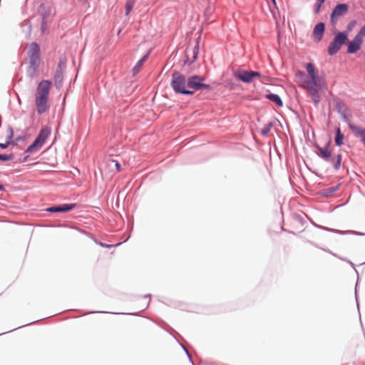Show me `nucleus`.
Masks as SVG:
<instances>
[{
	"mask_svg": "<svg viewBox=\"0 0 365 365\" xmlns=\"http://www.w3.org/2000/svg\"><path fill=\"white\" fill-rule=\"evenodd\" d=\"M307 73L299 71L297 73L296 78L299 86L306 91L315 92V88L322 87V81L318 75L317 71L312 63L306 66Z\"/></svg>",
	"mask_w": 365,
	"mask_h": 365,
	"instance_id": "nucleus-1",
	"label": "nucleus"
},
{
	"mask_svg": "<svg viewBox=\"0 0 365 365\" xmlns=\"http://www.w3.org/2000/svg\"><path fill=\"white\" fill-rule=\"evenodd\" d=\"M51 86V81L43 80L37 86L35 96V105L38 114L45 113L49 108L48 96Z\"/></svg>",
	"mask_w": 365,
	"mask_h": 365,
	"instance_id": "nucleus-2",
	"label": "nucleus"
},
{
	"mask_svg": "<svg viewBox=\"0 0 365 365\" xmlns=\"http://www.w3.org/2000/svg\"><path fill=\"white\" fill-rule=\"evenodd\" d=\"M187 80L182 74L175 71L172 75L171 86L173 90L179 93L192 95L194 91L186 90Z\"/></svg>",
	"mask_w": 365,
	"mask_h": 365,
	"instance_id": "nucleus-3",
	"label": "nucleus"
},
{
	"mask_svg": "<svg viewBox=\"0 0 365 365\" xmlns=\"http://www.w3.org/2000/svg\"><path fill=\"white\" fill-rule=\"evenodd\" d=\"M50 135V129L44 128L41 129L37 138L35 139L34 143L28 147L26 152L29 153H34L38 150L46 142V139Z\"/></svg>",
	"mask_w": 365,
	"mask_h": 365,
	"instance_id": "nucleus-4",
	"label": "nucleus"
},
{
	"mask_svg": "<svg viewBox=\"0 0 365 365\" xmlns=\"http://www.w3.org/2000/svg\"><path fill=\"white\" fill-rule=\"evenodd\" d=\"M28 58L30 66L36 69L41 61L40 47L37 43L33 42L30 44L28 50Z\"/></svg>",
	"mask_w": 365,
	"mask_h": 365,
	"instance_id": "nucleus-5",
	"label": "nucleus"
},
{
	"mask_svg": "<svg viewBox=\"0 0 365 365\" xmlns=\"http://www.w3.org/2000/svg\"><path fill=\"white\" fill-rule=\"evenodd\" d=\"M205 78L201 76H192L187 80V86L189 88H192L195 91L199 90H210L211 86L208 84L204 83Z\"/></svg>",
	"mask_w": 365,
	"mask_h": 365,
	"instance_id": "nucleus-6",
	"label": "nucleus"
},
{
	"mask_svg": "<svg viewBox=\"0 0 365 365\" xmlns=\"http://www.w3.org/2000/svg\"><path fill=\"white\" fill-rule=\"evenodd\" d=\"M235 78L244 82L251 83L255 78L261 76V73L257 71H245V70H237L234 73Z\"/></svg>",
	"mask_w": 365,
	"mask_h": 365,
	"instance_id": "nucleus-7",
	"label": "nucleus"
},
{
	"mask_svg": "<svg viewBox=\"0 0 365 365\" xmlns=\"http://www.w3.org/2000/svg\"><path fill=\"white\" fill-rule=\"evenodd\" d=\"M342 19V4H338L334 11L331 13V21L330 24L331 26V31L335 33L337 29L338 26L340 24V22Z\"/></svg>",
	"mask_w": 365,
	"mask_h": 365,
	"instance_id": "nucleus-8",
	"label": "nucleus"
},
{
	"mask_svg": "<svg viewBox=\"0 0 365 365\" xmlns=\"http://www.w3.org/2000/svg\"><path fill=\"white\" fill-rule=\"evenodd\" d=\"M342 46V32H339L334 40L330 43L328 48V53L333 56L336 54Z\"/></svg>",
	"mask_w": 365,
	"mask_h": 365,
	"instance_id": "nucleus-9",
	"label": "nucleus"
},
{
	"mask_svg": "<svg viewBox=\"0 0 365 365\" xmlns=\"http://www.w3.org/2000/svg\"><path fill=\"white\" fill-rule=\"evenodd\" d=\"M362 43H363V40H361L356 37H354V38L352 41L348 42V43H347L348 47H347L346 52L348 53H356V51H358L360 49Z\"/></svg>",
	"mask_w": 365,
	"mask_h": 365,
	"instance_id": "nucleus-10",
	"label": "nucleus"
},
{
	"mask_svg": "<svg viewBox=\"0 0 365 365\" xmlns=\"http://www.w3.org/2000/svg\"><path fill=\"white\" fill-rule=\"evenodd\" d=\"M324 24L319 23L317 24L313 31L314 39L316 42H319L323 36V34L324 31Z\"/></svg>",
	"mask_w": 365,
	"mask_h": 365,
	"instance_id": "nucleus-11",
	"label": "nucleus"
},
{
	"mask_svg": "<svg viewBox=\"0 0 365 365\" xmlns=\"http://www.w3.org/2000/svg\"><path fill=\"white\" fill-rule=\"evenodd\" d=\"M75 207L74 204H64L59 206H53L47 208L46 210L50 212H65L71 210Z\"/></svg>",
	"mask_w": 365,
	"mask_h": 365,
	"instance_id": "nucleus-12",
	"label": "nucleus"
},
{
	"mask_svg": "<svg viewBox=\"0 0 365 365\" xmlns=\"http://www.w3.org/2000/svg\"><path fill=\"white\" fill-rule=\"evenodd\" d=\"M199 53V43L197 41L195 46L192 48L190 53H187V61H190V63H193L197 58Z\"/></svg>",
	"mask_w": 365,
	"mask_h": 365,
	"instance_id": "nucleus-13",
	"label": "nucleus"
},
{
	"mask_svg": "<svg viewBox=\"0 0 365 365\" xmlns=\"http://www.w3.org/2000/svg\"><path fill=\"white\" fill-rule=\"evenodd\" d=\"M349 127L351 129L352 132L355 134V135L361 138V141L365 145V129H363L356 125H353L351 124H349Z\"/></svg>",
	"mask_w": 365,
	"mask_h": 365,
	"instance_id": "nucleus-14",
	"label": "nucleus"
},
{
	"mask_svg": "<svg viewBox=\"0 0 365 365\" xmlns=\"http://www.w3.org/2000/svg\"><path fill=\"white\" fill-rule=\"evenodd\" d=\"M266 98L275 103L277 106L280 107L283 106L282 101L281 100L280 97L277 94H267L266 95Z\"/></svg>",
	"mask_w": 365,
	"mask_h": 365,
	"instance_id": "nucleus-15",
	"label": "nucleus"
},
{
	"mask_svg": "<svg viewBox=\"0 0 365 365\" xmlns=\"http://www.w3.org/2000/svg\"><path fill=\"white\" fill-rule=\"evenodd\" d=\"M59 68L56 71L55 74L54 81L57 87L61 86V83L63 81V73L62 71L60 69V65L58 66Z\"/></svg>",
	"mask_w": 365,
	"mask_h": 365,
	"instance_id": "nucleus-16",
	"label": "nucleus"
},
{
	"mask_svg": "<svg viewBox=\"0 0 365 365\" xmlns=\"http://www.w3.org/2000/svg\"><path fill=\"white\" fill-rule=\"evenodd\" d=\"M148 56H149V53L145 54L140 60L138 61V62L134 66V68L133 69L134 74L137 73L140 70L141 66L145 63V61L147 60Z\"/></svg>",
	"mask_w": 365,
	"mask_h": 365,
	"instance_id": "nucleus-17",
	"label": "nucleus"
},
{
	"mask_svg": "<svg viewBox=\"0 0 365 365\" xmlns=\"http://www.w3.org/2000/svg\"><path fill=\"white\" fill-rule=\"evenodd\" d=\"M321 88H315V92L312 91H307L309 93L312 100L314 102L315 104H317L319 101V96L318 92Z\"/></svg>",
	"mask_w": 365,
	"mask_h": 365,
	"instance_id": "nucleus-18",
	"label": "nucleus"
},
{
	"mask_svg": "<svg viewBox=\"0 0 365 365\" xmlns=\"http://www.w3.org/2000/svg\"><path fill=\"white\" fill-rule=\"evenodd\" d=\"M339 187H340V184H338L337 185H336L334 187L327 188L323 191L322 195L324 196H327V197L332 196L334 195V193L336 190H339Z\"/></svg>",
	"mask_w": 365,
	"mask_h": 365,
	"instance_id": "nucleus-19",
	"label": "nucleus"
},
{
	"mask_svg": "<svg viewBox=\"0 0 365 365\" xmlns=\"http://www.w3.org/2000/svg\"><path fill=\"white\" fill-rule=\"evenodd\" d=\"M108 166L111 168L113 165L115 167V172H119L120 170V163L114 160H109L107 163Z\"/></svg>",
	"mask_w": 365,
	"mask_h": 365,
	"instance_id": "nucleus-20",
	"label": "nucleus"
},
{
	"mask_svg": "<svg viewBox=\"0 0 365 365\" xmlns=\"http://www.w3.org/2000/svg\"><path fill=\"white\" fill-rule=\"evenodd\" d=\"M134 6V1L132 0H128L125 4V15L128 16L131 10L133 9Z\"/></svg>",
	"mask_w": 365,
	"mask_h": 365,
	"instance_id": "nucleus-21",
	"label": "nucleus"
},
{
	"mask_svg": "<svg viewBox=\"0 0 365 365\" xmlns=\"http://www.w3.org/2000/svg\"><path fill=\"white\" fill-rule=\"evenodd\" d=\"M7 134H8V137H9V140L6 143H0V147L2 148H7L8 144L9 143V140L12 138V135H13V130H12V128H9L7 130Z\"/></svg>",
	"mask_w": 365,
	"mask_h": 365,
	"instance_id": "nucleus-22",
	"label": "nucleus"
},
{
	"mask_svg": "<svg viewBox=\"0 0 365 365\" xmlns=\"http://www.w3.org/2000/svg\"><path fill=\"white\" fill-rule=\"evenodd\" d=\"M319 152L320 155L325 159H328L331 155L330 152L325 148H320Z\"/></svg>",
	"mask_w": 365,
	"mask_h": 365,
	"instance_id": "nucleus-23",
	"label": "nucleus"
},
{
	"mask_svg": "<svg viewBox=\"0 0 365 365\" xmlns=\"http://www.w3.org/2000/svg\"><path fill=\"white\" fill-rule=\"evenodd\" d=\"M355 7L354 1L353 0H346V3L344 4V14L348 10L349 7Z\"/></svg>",
	"mask_w": 365,
	"mask_h": 365,
	"instance_id": "nucleus-24",
	"label": "nucleus"
},
{
	"mask_svg": "<svg viewBox=\"0 0 365 365\" xmlns=\"http://www.w3.org/2000/svg\"><path fill=\"white\" fill-rule=\"evenodd\" d=\"M336 143L338 145L342 144V136L341 135V130L339 128H337L336 137Z\"/></svg>",
	"mask_w": 365,
	"mask_h": 365,
	"instance_id": "nucleus-25",
	"label": "nucleus"
},
{
	"mask_svg": "<svg viewBox=\"0 0 365 365\" xmlns=\"http://www.w3.org/2000/svg\"><path fill=\"white\" fill-rule=\"evenodd\" d=\"M325 0H317L316 4H314V11L316 14L319 13L320 11L321 6L324 2Z\"/></svg>",
	"mask_w": 365,
	"mask_h": 365,
	"instance_id": "nucleus-26",
	"label": "nucleus"
},
{
	"mask_svg": "<svg viewBox=\"0 0 365 365\" xmlns=\"http://www.w3.org/2000/svg\"><path fill=\"white\" fill-rule=\"evenodd\" d=\"M365 36V25L360 29L357 35L355 36L359 39L363 40V38Z\"/></svg>",
	"mask_w": 365,
	"mask_h": 365,
	"instance_id": "nucleus-27",
	"label": "nucleus"
},
{
	"mask_svg": "<svg viewBox=\"0 0 365 365\" xmlns=\"http://www.w3.org/2000/svg\"><path fill=\"white\" fill-rule=\"evenodd\" d=\"M356 20H353L351 21L348 25H347V27H346V30L348 32L352 31L354 27L356 26Z\"/></svg>",
	"mask_w": 365,
	"mask_h": 365,
	"instance_id": "nucleus-28",
	"label": "nucleus"
},
{
	"mask_svg": "<svg viewBox=\"0 0 365 365\" xmlns=\"http://www.w3.org/2000/svg\"><path fill=\"white\" fill-rule=\"evenodd\" d=\"M12 155H1L0 154V160L3 161H8L12 160Z\"/></svg>",
	"mask_w": 365,
	"mask_h": 365,
	"instance_id": "nucleus-29",
	"label": "nucleus"
},
{
	"mask_svg": "<svg viewBox=\"0 0 365 365\" xmlns=\"http://www.w3.org/2000/svg\"><path fill=\"white\" fill-rule=\"evenodd\" d=\"M41 29L42 31L44 33L46 30V17L43 16L42 23H41Z\"/></svg>",
	"mask_w": 365,
	"mask_h": 365,
	"instance_id": "nucleus-30",
	"label": "nucleus"
},
{
	"mask_svg": "<svg viewBox=\"0 0 365 365\" xmlns=\"http://www.w3.org/2000/svg\"><path fill=\"white\" fill-rule=\"evenodd\" d=\"M340 161H341V155H338V159H337L336 163L335 164V168L336 170H339L340 168Z\"/></svg>",
	"mask_w": 365,
	"mask_h": 365,
	"instance_id": "nucleus-31",
	"label": "nucleus"
},
{
	"mask_svg": "<svg viewBox=\"0 0 365 365\" xmlns=\"http://www.w3.org/2000/svg\"><path fill=\"white\" fill-rule=\"evenodd\" d=\"M270 130V126L264 128L262 130V134L266 135Z\"/></svg>",
	"mask_w": 365,
	"mask_h": 365,
	"instance_id": "nucleus-32",
	"label": "nucleus"
},
{
	"mask_svg": "<svg viewBox=\"0 0 365 365\" xmlns=\"http://www.w3.org/2000/svg\"><path fill=\"white\" fill-rule=\"evenodd\" d=\"M343 39H344V43H346V40L348 39L347 38V35L344 32V37H343Z\"/></svg>",
	"mask_w": 365,
	"mask_h": 365,
	"instance_id": "nucleus-33",
	"label": "nucleus"
},
{
	"mask_svg": "<svg viewBox=\"0 0 365 365\" xmlns=\"http://www.w3.org/2000/svg\"><path fill=\"white\" fill-rule=\"evenodd\" d=\"M3 190H4V187L1 185H0V191Z\"/></svg>",
	"mask_w": 365,
	"mask_h": 365,
	"instance_id": "nucleus-34",
	"label": "nucleus"
},
{
	"mask_svg": "<svg viewBox=\"0 0 365 365\" xmlns=\"http://www.w3.org/2000/svg\"><path fill=\"white\" fill-rule=\"evenodd\" d=\"M120 31L121 30H119L118 32V36H119V34H120Z\"/></svg>",
	"mask_w": 365,
	"mask_h": 365,
	"instance_id": "nucleus-35",
	"label": "nucleus"
},
{
	"mask_svg": "<svg viewBox=\"0 0 365 365\" xmlns=\"http://www.w3.org/2000/svg\"><path fill=\"white\" fill-rule=\"evenodd\" d=\"M272 2H273L274 4H276L275 0H272Z\"/></svg>",
	"mask_w": 365,
	"mask_h": 365,
	"instance_id": "nucleus-36",
	"label": "nucleus"
}]
</instances>
